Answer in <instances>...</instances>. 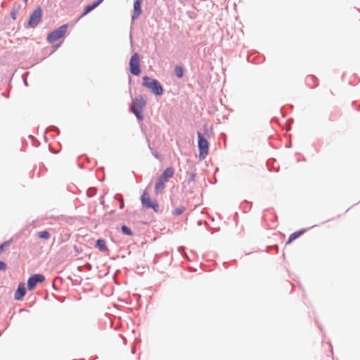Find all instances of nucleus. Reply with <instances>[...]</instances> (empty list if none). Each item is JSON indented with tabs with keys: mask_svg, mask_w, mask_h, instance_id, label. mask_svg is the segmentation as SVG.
Masks as SVG:
<instances>
[{
	"mask_svg": "<svg viewBox=\"0 0 360 360\" xmlns=\"http://www.w3.org/2000/svg\"><path fill=\"white\" fill-rule=\"evenodd\" d=\"M141 1L142 0H136L134 4V13L132 15L133 20L138 18L142 12Z\"/></svg>",
	"mask_w": 360,
	"mask_h": 360,
	"instance_id": "11",
	"label": "nucleus"
},
{
	"mask_svg": "<svg viewBox=\"0 0 360 360\" xmlns=\"http://www.w3.org/2000/svg\"><path fill=\"white\" fill-rule=\"evenodd\" d=\"M166 181L163 180L160 177H159L155 186V191L156 194H159L163 191V190L165 188V184Z\"/></svg>",
	"mask_w": 360,
	"mask_h": 360,
	"instance_id": "13",
	"label": "nucleus"
},
{
	"mask_svg": "<svg viewBox=\"0 0 360 360\" xmlns=\"http://www.w3.org/2000/svg\"><path fill=\"white\" fill-rule=\"evenodd\" d=\"M42 10L40 7L37 8L33 13L31 14L28 20L27 27H36L41 20Z\"/></svg>",
	"mask_w": 360,
	"mask_h": 360,
	"instance_id": "7",
	"label": "nucleus"
},
{
	"mask_svg": "<svg viewBox=\"0 0 360 360\" xmlns=\"http://www.w3.org/2000/svg\"><path fill=\"white\" fill-rule=\"evenodd\" d=\"M38 236L40 238L47 240L50 238V234L47 231H43L38 233Z\"/></svg>",
	"mask_w": 360,
	"mask_h": 360,
	"instance_id": "18",
	"label": "nucleus"
},
{
	"mask_svg": "<svg viewBox=\"0 0 360 360\" xmlns=\"http://www.w3.org/2000/svg\"><path fill=\"white\" fill-rule=\"evenodd\" d=\"M176 75L181 78L183 76V69L180 66H176L174 68Z\"/></svg>",
	"mask_w": 360,
	"mask_h": 360,
	"instance_id": "19",
	"label": "nucleus"
},
{
	"mask_svg": "<svg viewBox=\"0 0 360 360\" xmlns=\"http://www.w3.org/2000/svg\"><path fill=\"white\" fill-rule=\"evenodd\" d=\"M143 86L150 89L155 95L160 96L163 94V89L160 82L155 79H151L148 76L143 77Z\"/></svg>",
	"mask_w": 360,
	"mask_h": 360,
	"instance_id": "1",
	"label": "nucleus"
},
{
	"mask_svg": "<svg viewBox=\"0 0 360 360\" xmlns=\"http://www.w3.org/2000/svg\"><path fill=\"white\" fill-rule=\"evenodd\" d=\"M122 231L123 232V233L127 235V236H131L132 235V231H131V229L126 226H122Z\"/></svg>",
	"mask_w": 360,
	"mask_h": 360,
	"instance_id": "20",
	"label": "nucleus"
},
{
	"mask_svg": "<svg viewBox=\"0 0 360 360\" xmlns=\"http://www.w3.org/2000/svg\"><path fill=\"white\" fill-rule=\"evenodd\" d=\"M146 104V100L143 96L136 97L132 100L131 111L139 120H142L143 118L142 112Z\"/></svg>",
	"mask_w": 360,
	"mask_h": 360,
	"instance_id": "2",
	"label": "nucleus"
},
{
	"mask_svg": "<svg viewBox=\"0 0 360 360\" xmlns=\"http://www.w3.org/2000/svg\"><path fill=\"white\" fill-rule=\"evenodd\" d=\"M6 269V264L4 262L0 261V271H5Z\"/></svg>",
	"mask_w": 360,
	"mask_h": 360,
	"instance_id": "22",
	"label": "nucleus"
},
{
	"mask_svg": "<svg viewBox=\"0 0 360 360\" xmlns=\"http://www.w3.org/2000/svg\"><path fill=\"white\" fill-rule=\"evenodd\" d=\"M24 1H25V3L27 1V0H24Z\"/></svg>",
	"mask_w": 360,
	"mask_h": 360,
	"instance_id": "23",
	"label": "nucleus"
},
{
	"mask_svg": "<svg viewBox=\"0 0 360 360\" xmlns=\"http://www.w3.org/2000/svg\"><path fill=\"white\" fill-rule=\"evenodd\" d=\"M103 0H97L96 2L85 6L84 9V13L81 15L79 18H83L86 14H88L89 12L93 11L94 8H96L98 5H100L103 2Z\"/></svg>",
	"mask_w": 360,
	"mask_h": 360,
	"instance_id": "10",
	"label": "nucleus"
},
{
	"mask_svg": "<svg viewBox=\"0 0 360 360\" xmlns=\"http://www.w3.org/2000/svg\"><path fill=\"white\" fill-rule=\"evenodd\" d=\"M45 277L42 274H34L30 276L27 281V288L29 290H33L38 283H42Z\"/></svg>",
	"mask_w": 360,
	"mask_h": 360,
	"instance_id": "8",
	"label": "nucleus"
},
{
	"mask_svg": "<svg viewBox=\"0 0 360 360\" xmlns=\"http://www.w3.org/2000/svg\"><path fill=\"white\" fill-rule=\"evenodd\" d=\"M139 60L140 58L139 54L135 53L132 55L129 62L130 72L132 75L136 76L141 74Z\"/></svg>",
	"mask_w": 360,
	"mask_h": 360,
	"instance_id": "6",
	"label": "nucleus"
},
{
	"mask_svg": "<svg viewBox=\"0 0 360 360\" xmlns=\"http://www.w3.org/2000/svg\"><path fill=\"white\" fill-rule=\"evenodd\" d=\"M26 289L25 284L23 283H20L18 285V289L15 290L14 294V298L16 300H20L25 295Z\"/></svg>",
	"mask_w": 360,
	"mask_h": 360,
	"instance_id": "9",
	"label": "nucleus"
},
{
	"mask_svg": "<svg viewBox=\"0 0 360 360\" xmlns=\"http://www.w3.org/2000/svg\"><path fill=\"white\" fill-rule=\"evenodd\" d=\"M20 9V5L19 4H14L11 13V18L15 20L17 18V16L19 13V11Z\"/></svg>",
	"mask_w": 360,
	"mask_h": 360,
	"instance_id": "15",
	"label": "nucleus"
},
{
	"mask_svg": "<svg viewBox=\"0 0 360 360\" xmlns=\"http://www.w3.org/2000/svg\"><path fill=\"white\" fill-rule=\"evenodd\" d=\"M304 233L303 231H300L292 233L288 238L287 244L290 243L292 241L300 237Z\"/></svg>",
	"mask_w": 360,
	"mask_h": 360,
	"instance_id": "16",
	"label": "nucleus"
},
{
	"mask_svg": "<svg viewBox=\"0 0 360 360\" xmlns=\"http://www.w3.org/2000/svg\"><path fill=\"white\" fill-rule=\"evenodd\" d=\"M11 241H5L1 245H0V252H2L4 249V247L8 246L10 244Z\"/></svg>",
	"mask_w": 360,
	"mask_h": 360,
	"instance_id": "21",
	"label": "nucleus"
},
{
	"mask_svg": "<svg viewBox=\"0 0 360 360\" xmlns=\"http://www.w3.org/2000/svg\"><path fill=\"white\" fill-rule=\"evenodd\" d=\"M68 26L67 25H63L58 27V29L53 30L51 33H49L47 36V41L50 43H53L61 37L64 36L65 32H67Z\"/></svg>",
	"mask_w": 360,
	"mask_h": 360,
	"instance_id": "4",
	"label": "nucleus"
},
{
	"mask_svg": "<svg viewBox=\"0 0 360 360\" xmlns=\"http://www.w3.org/2000/svg\"><path fill=\"white\" fill-rule=\"evenodd\" d=\"M96 248L99 249L101 251L107 252L108 248L106 246L105 241L103 239H98L96 243Z\"/></svg>",
	"mask_w": 360,
	"mask_h": 360,
	"instance_id": "14",
	"label": "nucleus"
},
{
	"mask_svg": "<svg viewBox=\"0 0 360 360\" xmlns=\"http://www.w3.org/2000/svg\"><path fill=\"white\" fill-rule=\"evenodd\" d=\"M185 210H186V208L184 206H183V205L180 206L174 210V211L173 212V214L175 216L181 215V214H183Z\"/></svg>",
	"mask_w": 360,
	"mask_h": 360,
	"instance_id": "17",
	"label": "nucleus"
},
{
	"mask_svg": "<svg viewBox=\"0 0 360 360\" xmlns=\"http://www.w3.org/2000/svg\"><path fill=\"white\" fill-rule=\"evenodd\" d=\"M174 170L172 167L166 168L163 173L160 176L163 180L167 181L169 179L172 178L174 176Z\"/></svg>",
	"mask_w": 360,
	"mask_h": 360,
	"instance_id": "12",
	"label": "nucleus"
},
{
	"mask_svg": "<svg viewBox=\"0 0 360 360\" xmlns=\"http://www.w3.org/2000/svg\"><path fill=\"white\" fill-rule=\"evenodd\" d=\"M141 201L142 205L146 208H151L154 211L157 212L158 210V204L156 200H153L150 198L149 193L144 191L141 197Z\"/></svg>",
	"mask_w": 360,
	"mask_h": 360,
	"instance_id": "5",
	"label": "nucleus"
},
{
	"mask_svg": "<svg viewBox=\"0 0 360 360\" xmlns=\"http://www.w3.org/2000/svg\"><path fill=\"white\" fill-rule=\"evenodd\" d=\"M198 146L199 148L200 153L199 157L200 159H204L208 154L209 143L208 141L202 136L201 133L198 132Z\"/></svg>",
	"mask_w": 360,
	"mask_h": 360,
	"instance_id": "3",
	"label": "nucleus"
}]
</instances>
